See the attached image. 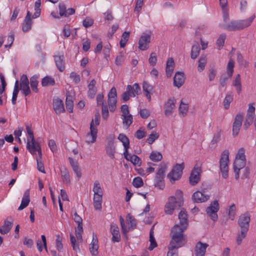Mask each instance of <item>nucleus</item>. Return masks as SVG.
<instances>
[{
  "instance_id": "obj_1",
  "label": "nucleus",
  "mask_w": 256,
  "mask_h": 256,
  "mask_svg": "<svg viewBox=\"0 0 256 256\" xmlns=\"http://www.w3.org/2000/svg\"><path fill=\"white\" fill-rule=\"evenodd\" d=\"M184 230L180 228L178 224L172 228V239L168 246V251L166 256H178V248L184 246L186 242V236L184 234Z\"/></svg>"
},
{
  "instance_id": "obj_2",
  "label": "nucleus",
  "mask_w": 256,
  "mask_h": 256,
  "mask_svg": "<svg viewBox=\"0 0 256 256\" xmlns=\"http://www.w3.org/2000/svg\"><path fill=\"white\" fill-rule=\"evenodd\" d=\"M183 204L182 192L180 190H177L175 196H172L168 198V202L165 206V212L168 214H172L174 210L180 208L182 206Z\"/></svg>"
},
{
  "instance_id": "obj_3",
  "label": "nucleus",
  "mask_w": 256,
  "mask_h": 256,
  "mask_svg": "<svg viewBox=\"0 0 256 256\" xmlns=\"http://www.w3.org/2000/svg\"><path fill=\"white\" fill-rule=\"evenodd\" d=\"M254 18L255 15L253 14L248 19L240 20H232L228 24H222L220 26L222 28L228 31L238 30L250 26Z\"/></svg>"
},
{
  "instance_id": "obj_4",
  "label": "nucleus",
  "mask_w": 256,
  "mask_h": 256,
  "mask_svg": "<svg viewBox=\"0 0 256 256\" xmlns=\"http://www.w3.org/2000/svg\"><path fill=\"white\" fill-rule=\"evenodd\" d=\"M229 162V152L226 150L222 152L220 160V168L222 177L226 179L228 176V162Z\"/></svg>"
},
{
  "instance_id": "obj_5",
  "label": "nucleus",
  "mask_w": 256,
  "mask_h": 256,
  "mask_svg": "<svg viewBox=\"0 0 256 256\" xmlns=\"http://www.w3.org/2000/svg\"><path fill=\"white\" fill-rule=\"evenodd\" d=\"M59 15H56V12H52L51 15L54 18H60V17H68L70 15L74 14L76 10L74 8H67L66 6L64 3H60L58 4Z\"/></svg>"
},
{
  "instance_id": "obj_6",
  "label": "nucleus",
  "mask_w": 256,
  "mask_h": 256,
  "mask_svg": "<svg viewBox=\"0 0 256 256\" xmlns=\"http://www.w3.org/2000/svg\"><path fill=\"white\" fill-rule=\"evenodd\" d=\"M184 168V162L180 164H176L171 172L168 174V177L174 181L180 179L182 174V170Z\"/></svg>"
},
{
  "instance_id": "obj_7",
  "label": "nucleus",
  "mask_w": 256,
  "mask_h": 256,
  "mask_svg": "<svg viewBox=\"0 0 256 256\" xmlns=\"http://www.w3.org/2000/svg\"><path fill=\"white\" fill-rule=\"evenodd\" d=\"M26 148L32 154H36V152L37 151L40 156V159L42 158V152L40 144L35 140L34 138V140L30 139V140H27Z\"/></svg>"
},
{
  "instance_id": "obj_8",
  "label": "nucleus",
  "mask_w": 256,
  "mask_h": 256,
  "mask_svg": "<svg viewBox=\"0 0 256 256\" xmlns=\"http://www.w3.org/2000/svg\"><path fill=\"white\" fill-rule=\"evenodd\" d=\"M166 167L162 166L159 168L154 178V186L160 190H163L164 188V178L165 176Z\"/></svg>"
},
{
  "instance_id": "obj_9",
  "label": "nucleus",
  "mask_w": 256,
  "mask_h": 256,
  "mask_svg": "<svg viewBox=\"0 0 256 256\" xmlns=\"http://www.w3.org/2000/svg\"><path fill=\"white\" fill-rule=\"evenodd\" d=\"M219 210V204L218 201L216 200L212 202L210 205L206 208V212L207 214L214 222L218 220V216L217 212Z\"/></svg>"
},
{
  "instance_id": "obj_10",
  "label": "nucleus",
  "mask_w": 256,
  "mask_h": 256,
  "mask_svg": "<svg viewBox=\"0 0 256 256\" xmlns=\"http://www.w3.org/2000/svg\"><path fill=\"white\" fill-rule=\"evenodd\" d=\"M116 90L114 87H112L108 94V102L110 112H114L116 108L117 102Z\"/></svg>"
},
{
  "instance_id": "obj_11",
  "label": "nucleus",
  "mask_w": 256,
  "mask_h": 256,
  "mask_svg": "<svg viewBox=\"0 0 256 256\" xmlns=\"http://www.w3.org/2000/svg\"><path fill=\"white\" fill-rule=\"evenodd\" d=\"M106 154L111 159L115 158V153L116 152V146L114 144V137L110 136L107 138V144L106 146Z\"/></svg>"
},
{
  "instance_id": "obj_12",
  "label": "nucleus",
  "mask_w": 256,
  "mask_h": 256,
  "mask_svg": "<svg viewBox=\"0 0 256 256\" xmlns=\"http://www.w3.org/2000/svg\"><path fill=\"white\" fill-rule=\"evenodd\" d=\"M234 62L232 60L230 59L228 61L226 68L228 77H222L220 80V84L222 87H224L226 85L228 78H230L232 76L234 72Z\"/></svg>"
},
{
  "instance_id": "obj_13",
  "label": "nucleus",
  "mask_w": 256,
  "mask_h": 256,
  "mask_svg": "<svg viewBox=\"0 0 256 256\" xmlns=\"http://www.w3.org/2000/svg\"><path fill=\"white\" fill-rule=\"evenodd\" d=\"M250 220V215L248 212L241 214L238 219V224L240 230H248Z\"/></svg>"
},
{
  "instance_id": "obj_14",
  "label": "nucleus",
  "mask_w": 256,
  "mask_h": 256,
  "mask_svg": "<svg viewBox=\"0 0 256 256\" xmlns=\"http://www.w3.org/2000/svg\"><path fill=\"white\" fill-rule=\"evenodd\" d=\"M29 84V80L26 75L23 74L20 78V90L25 96L30 95L31 93Z\"/></svg>"
},
{
  "instance_id": "obj_15",
  "label": "nucleus",
  "mask_w": 256,
  "mask_h": 256,
  "mask_svg": "<svg viewBox=\"0 0 256 256\" xmlns=\"http://www.w3.org/2000/svg\"><path fill=\"white\" fill-rule=\"evenodd\" d=\"M98 130L94 124V120L92 119L90 124V132L86 136V142L87 143H94L96 142L97 137Z\"/></svg>"
},
{
  "instance_id": "obj_16",
  "label": "nucleus",
  "mask_w": 256,
  "mask_h": 256,
  "mask_svg": "<svg viewBox=\"0 0 256 256\" xmlns=\"http://www.w3.org/2000/svg\"><path fill=\"white\" fill-rule=\"evenodd\" d=\"M242 114H236L232 124V135L234 136H236L238 134L240 130L242 125Z\"/></svg>"
},
{
  "instance_id": "obj_17",
  "label": "nucleus",
  "mask_w": 256,
  "mask_h": 256,
  "mask_svg": "<svg viewBox=\"0 0 256 256\" xmlns=\"http://www.w3.org/2000/svg\"><path fill=\"white\" fill-rule=\"evenodd\" d=\"M151 36L150 34L144 33L138 40V48L142 50L148 48V44L150 42Z\"/></svg>"
},
{
  "instance_id": "obj_18",
  "label": "nucleus",
  "mask_w": 256,
  "mask_h": 256,
  "mask_svg": "<svg viewBox=\"0 0 256 256\" xmlns=\"http://www.w3.org/2000/svg\"><path fill=\"white\" fill-rule=\"evenodd\" d=\"M246 160L235 158L234 163V169L235 172V178L238 180L240 177L239 172L246 166Z\"/></svg>"
},
{
  "instance_id": "obj_19",
  "label": "nucleus",
  "mask_w": 256,
  "mask_h": 256,
  "mask_svg": "<svg viewBox=\"0 0 256 256\" xmlns=\"http://www.w3.org/2000/svg\"><path fill=\"white\" fill-rule=\"evenodd\" d=\"M180 220V228L186 230L188 226V216L186 211L182 208L178 214Z\"/></svg>"
},
{
  "instance_id": "obj_20",
  "label": "nucleus",
  "mask_w": 256,
  "mask_h": 256,
  "mask_svg": "<svg viewBox=\"0 0 256 256\" xmlns=\"http://www.w3.org/2000/svg\"><path fill=\"white\" fill-rule=\"evenodd\" d=\"M201 168L199 167L194 168L189 178L190 183L192 186H195L200 180V172Z\"/></svg>"
},
{
  "instance_id": "obj_21",
  "label": "nucleus",
  "mask_w": 256,
  "mask_h": 256,
  "mask_svg": "<svg viewBox=\"0 0 256 256\" xmlns=\"http://www.w3.org/2000/svg\"><path fill=\"white\" fill-rule=\"evenodd\" d=\"M54 61L58 70L62 72L65 69V60L64 54L58 52L54 56Z\"/></svg>"
},
{
  "instance_id": "obj_22",
  "label": "nucleus",
  "mask_w": 256,
  "mask_h": 256,
  "mask_svg": "<svg viewBox=\"0 0 256 256\" xmlns=\"http://www.w3.org/2000/svg\"><path fill=\"white\" fill-rule=\"evenodd\" d=\"M176 100L173 98H169L164 105V112L166 116H168L171 115L173 112L174 109L175 108Z\"/></svg>"
},
{
  "instance_id": "obj_23",
  "label": "nucleus",
  "mask_w": 256,
  "mask_h": 256,
  "mask_svg": "<svg viewBox=\"0 0 256 256\" xmlns=\"http://www.w3.org/2000/svg\"><path fill=\"white\" fill-rule=\"evenodd\" d=\"M210 198L208 194H205L200 191L196 192L192 196V199L194 202L201 203L207 201Z\"/></svg>"
},
{
  "instance_id": "obj_24",
  "label": "nucleus",
  "mask_w": 256,
  "mask_h": 256,
  "mask_svg": "<svg viewBox=\"0 0 256 256\" xmlns=\"http://www.w3.org/2000/svg\"><path fill=\"white\" fill-rule=\"evenodd\" d=\"M184 72H176L174 77V85L180 88L184 84Z\"/></svg>"
},
{
  "instance_id": "obj_25",
  "label": "nucleus",
  "mask_w": 256,
  "mask_h": 256,
  "mask_svg": "<svg viewBox=\"0 0 256 256\" xmlns=\"http://www.w3.org/2000/svg\"><path fill=\"white\" fill-rule=\"evenodd\" d=\"M13 226V220L11 218H7L4 222L3 226L0 228V232L2 234H8Z\"/></svg>"
},
{
  "instance_id": "obj_26",
  "label": "nucleus",
  "mask_w": 256,
  "mask_h": 256,
  "mask_svg": "<svg viewBox=\"0 0 256 256\" xmlns=\"http://www.w3.org/2000/svg\"><path fill=\"white\" fill-rule=\"evenodd\" d=\"M53 108L57 114L65 112L63 102L60 98L53 100Z\"/></svg>"
},
{
  "instance_id": "obj_27",
  "label": "nucleus",
  "mask_w": 256,
  "mask_h": 256,
  "mask_svg": "<svg viewBox=\"0 0 256 256\" xmlns=\"http://www.w3.org/2000/svg\"><path fill=\"white\" fill-rule=\"evenodd\" d=\"M110 232L112 235V241L114 242H119L120 240V234L118 226L114 224H112L110 226Z\"/></svg>"
},
{
  "instance_id": "obj_28",
  "label": "nucleus",
  "mask_w": 256,
  "mask_h": 256,
  "mask_svg": "<svg viewBox=\"0 0 256 256\" xmlns=\"http://www.w3.org/2000/svg\"><path fill=\"white\" fill-rule=\"evenodd\" d=\"M31 14L30 12H28L22 24V30L24 32H27L30 30L32 28V20L31 19Z\"/></svg>"
},
{
  "instance_id": "obj_29",
  "label": "nucleus",
  "mask_w": 256,
  "mask_h": 256,
  "mask_svg": "<svg viewBox=\"0 0 256 256\" xmlns=\"http://www.w3.org/2000/svg\"><path fill=\"white\" fill-rule=\"evenodd\" d=\"M30 202V190H26L24 194V196L20 204V205L18 208V210H21L26 208Z\"/></svg>"
},
{
  "instance_id": "obj_30",
  "label": "nucleus",
  "mask_w": 256,
  "mask_h": 256,
  "mask_svg": "<svg viewBox=\"0 0 256 256\" xmlns=\"http://www.w3.org/2000/svg\"><path fill=\"white\" fill-rule=\"evenodd\" d=\"M142 90L144 92V94L148 100H151V92L153 90V86L148 82L144 81L142 84Z\"/></svg>"
},
{
  "instance_id": "obj_31",
  "label": "nucleus",
  "mask_w": 256,
  "mask_h": 256,
  "mask_svg": "<svg viewBox=\"0 0 256 256\" xmlns=\"http://www.w3.org/2000/svg\"><path fill=\"white\" fill-rule=\"evenodd\" d=\"M154 224L152 226L150 232V246L148 248V250H152L154 248L158 246L157 243L154 237Z\"/></svg>"
},
{
  "instance_id": "obj_32",
  "label": "nucleus",
  "mask_w": 256,
  "mask_h": 256,
  "mask_svg": "<svg viewBox=\"0 0 256 256\" xmlns=\"http://www.w3.org/2000/svg\"><path fill=\"white\" fill-rule=\"evenodd\" d=\"M98 240L97 238H93L91 244H90V250L92 254H98Z\"/></svg>"
},
{
  "instance_id": "obj_33",
  "label": "nucleus",
  "mask_w": 256,
  "mask_h": 256,
  "mask_svg": "<svg viewBox=\"0 0 256 256\" xmlns=\"http://www.w3.org/2000/svg\"><path fill=\"white\" fill-rule=\"evenodd\" d=\"M232 86H234L238 94H240L242 92V84L240 76V74L236 75L232 82Z\"/></svg>"
},
{
  "instance_id": "obj_34",
  "label": "nucleus",
  "mask_w": 256,
  "mask_h": 256,
  "mask_svg": "<svg viewBox=\"0 0 256 256\" xmlns=\"http://www.w3.org/2000/svg\"><path fill=\"white\" fill-rule=\"evenodd\" d=\"M102 196H94V206L96 210H101Z\"/></svg>"
},
{
  "instance_id": "obj_35",
  "label": "nucleus",
  "mask_w": 256,
  "mask_h": 256,
  "mask_svg": "<svg viewBox=\"0 0 256 256\" xmlns=\"http://www.w3.org/2000/svg\"><path fill=\"white\" fill-rule=\"evenodd\" d=\"M200 50V48L198 44V42H196V44H194L190 52L191 58L193 60L196 59L199 55Z\"/></svg>"
},
{
  "instance_id": "obj_36",
  "label": "nucleus",
  "mask_w": 256,
  "mask_h": 256,
  "mask_svg": "<svg viewBox=\"0 0 256 256\" xmlns=\"http://www.w3.org/2000/svg\"><path fill=\"white\" fill-rule=\"evenodd\" d=\"M38 76L34 75L30 78V84L32 90L35 92H38Z\"/></svg>"
},
{
  "instance_id": "obj_37",
  "label": "nucleus",
  "mask_w": 256,
  "mask_h": 256,
  "mask_svg": "<svg viewBox=\"0 0 256 256\" xmlns=\"http://www.w3.org/2000/svg\"><path fill=\"white\" fill-rule=\"evenodd\" d=\"M62 182L66 184H70V176L68 170L66 168L60 170Z\"/></svg>"
},
{
  "instance_id": "obj_38",
  "label": "nucleus",
  "mask_w": 256,
  "mask_h": 256,
  "mask_svg": "<svg viewBox=\"0 0 256 256\" xmlns=\"http://www.w3.org/2000/svg\"><path fill=\"white\" fill-rule=\"evenodd\" d=\"M248 230H240V232H238L237 234L236 237V242L238 246H240L242 244V240L244 239L247 234Z\"/></svg>"
},
{
  "instance_id": "obj_39",
  "label": "nucleus",
  "mask_w": 256,
  "mask_h": 256,
  "mask_svg": "<svg viewBox=\"0 0 256 256\" xmlns=\"http://www.w3.org/2000/svg\"><path fill=\"white\" fill-rule=\"evenodd\" d=\"M118 139L122 142L124 149H128L130 148V140L124 134H120Z\"/></svg>"
},
{
  "instance_id": "obj_40",
  "label": "nucleus",
  "mask_w": 256,
  "mask_h": 256,
  "mask_svg": "<svg viewBox=\"0 0 256 256\" xmlns=\"http://www.w3.org/2000/svg\"><path fill=\"white\" fill-rule=\"evenodd\" d=\"M206 55H202L198 60V72H201L204 70L206 64Z\"/></svg>"
},
{
  "instance_id": "obj_41",
  "label": "nucleus",
  "mask_w": 256,
  "mask_h": 256,
  "mask_svg": "<svg viewBox=\"0 0 256 256\" xmlns=\"http://www.w3.org/2000/svg\"><path fill=\"white\" fill-rule=\"evenodd\" d=\"M55 81L54 79L49 76H46L42 79V86H54Z\"/></svg>"
},
{
  "instance_id": "obj_42",
  "label": "nucleus",
  "mask_w": 256,
  "mask_h": 256,
  "mask_svg": "<svg viewBox=\"0 0 256 256\" xmlns=\"http://www.w3.org/2000/svg\"><path fill=\"white\" fill-rule=\"evenodd\" d=\"M233 100V94L232 92L228 94L224 100V106L226 109H228L230 108V104Z\"/></svg>"
},
{
  "instance_id": "obj_43",
  "label": "nucleus",
  "mask_w": 256,
  "mask_h": 256,
  "mask_svg": "<svg viewBox=\"0 0 256 256\" xmlns=\"http://www.w3.org/2000/svg\"><path fill=\"white\" fill-rule=\"evenodd\" d=\"M130 35V32H129L126 31L122 33L121 40L120 42V48H123L126 46V44L128 40Z\"/></svg>"
},
{
  "instance_id": "obj_44",
  "label": "nucleus",
  "mask_w": 256,
  "mask_h": 256,
  "mask_svg": "<svg viewBox=\"0 0 256 256\" xmlns=\"http://www.w3.org/2000/svg\"><path fill=\"white\" fill-rule=\"evenodd\" d=\"M149 158L152 161L158 162L162 160V156L160 152L153 151L150 154Z\"/></svg>"
},
{
  "instance_id": "obj_45",
  "label": "nucleus",
  "mask_w": 256,
  "mask_h": 256,
  "mask_svg": "<svg viewBox=\"0 0 256 256\" xmlns=\"http://www.w3.org/2000/svg\"><path fill=\"white\" fill-rule=\"evenodd\" d=\"M66 108L69 112H72L73 110L72 97L70 96H67L66 100Z\"/></svg>"
},
{
  "instance_id": "obj_46",
  "label": "nucleus",
  "mask_w": 256,
  "mask_h": 256,
  "mask_svg": "<svg viewBox=\"0 0 256 256\" xmlns=\"http://www.w3.org/2000/svg\"><path fill=\"white\" fill-rule=\"evenodd\" d=\"M208 246V244L206 243H202L201 242H198L196 246L195 251L206 254V249Z\"/></svg>"
},
{
  "instance_id": "obj_47",
  "label": "nucleus",
  "mask_w": 256,
  "mask_h": 256,
  "mask_svg": "<svg viewBox=\"0 0 256 256\" xmlns=\"http://www.w3.org/2000/svg\"><path fill=\"white\" fill-rule=\"evenodd\" d=\"M19 92V87H18V81L16 80L15 82V84L14 86V89L12 94V102L13 104H16V100L18 97V95Z\"/></svg>"
},
{
  "instance_id": "obj_48",
  "label": "nucleus",
  "mask_w": 256,
  "mask_h": 256,
  "mask_svg": "<svg viewBox=\"0 0 256 256\" xmlns=\"http://www.w3.org/2000/svg\"><path fill=\"white\" fill-rule=\"evenodd\" d=\"M122 117L123 124L126 125L128 127L130 126L133 120L132 115L128 114V115H124Z\"/></svg>"
},
{
  "instance_id": "obj_49",
  "label": "nucleus",
  "mask_w": 256,
  "mask_h": 256,
  "mask_svg": "<svg viewBox=\"0 0 256 256\" xmlns=\"http://www.w3.org/2000/svg\"><path fill=\"white\" fill-rule=\"evenodd\" d=\"M188 110V104H184L182 100H181L180 106L179 107V113L180 114L182 115L183 116H185Z\"/></svg>"
},
{
  "instance_id": "obj_50",
  "label": "nucleus",
  "mask_w": 256,
  "mask_h": 256,
  "mask_svg": "<svg viewBox=\"0 0 256 256\" xmlns=\"http://www.w3.org/2000/svg\"><path fill=\"white\" fill-rule=\"evenodd\" d=\"M94 196L100 195L102 196V190L100 187V184L98 180L95 181L93 188Z\"/></svg>"
},
{
  "instance_id": "obj_51",
  "label": "nucleus",
  "mask_w": 256,
  "mask_h": 256,
  "mask_svg": "<svg viewBox=\"0 0 256 256\" xmlns=\"http://www.w3.org/2000/svg\"><path fill=\"white\" fill-rule=\"evenodd\" d=\"M132 90V87L130 85H128L126 86V90L122 94V100L124 102H126L130 99V96L132 94L130 92Z\"/></svg>"
},
{
  "instance_id": "obj_52",
  "label": "nucleus",
  "mask_w": 256,
  "mask_h": 256,
  "mask_svg": "<svg viewBox=\"0 0 256 256\" xmlns=\"http://www.w3.org/2000/svg\"><path fill=\"white\" fill-rule=\"evenodd\" d=\"M236 214V207L234 204L230 206L228 210V216L231 220H234Z\"/></svg>"
},
{
  "instance_id": "obj_53",
  "label": "nucleus",
  "mask_w": 256,
  "mask_h": 256,
  "mask_svg": "<svg viewBox=\"0 0 256 256\" xmlns=\"http://www.w3.org/2000/svg\"><path fill=\"white\" fill-rule=\"evenodd\" d=\"M226 36L224 34H222L216 40V46L220 50L224 46L226 40Z\"/></svg>"
},
{
  "instance_id": "obj_54",
  "label": "nucleus",
  "mask_w": 256,
  "mask_h": 256,
  "mask_svg": "<svg viewBox=\"0 0 256 256\" xmlns=\"http://www.w3.org/2000/svg\"><path fill=\"white\" fill-rule=\"evenodd\" d=\"M220 137L221 130H219L214 134L212 140L210 142V144L212 146H215L220 140Z\"/></svg>"
},
{
  "instance_id": "obj_55",
  "label": "nucleus",
  "mask_w": 256,
  "mask_h": 256,
  "mask_svg": "<svg viewBox=\"0 0 256 256\" xmlns=\"http://www.w3.org/2000/svg\"><path fill=\"white\" fill-rule=\"evenodd\" d=\"M83 232L82 226H77L75 230V234L78 241L82 242V234Z\"/></svg>"
},
{
  "instance_id": "obj_56",
  "label": "nucleus",
  "mask_w": 256,
  "mask_h": 256,
  "mask_svg": "<svg viewBox=\"0 0 256 256\" xmlns=\"http://www.w3.org/2000/svg\"><path fill=\"white\" fill-rule=\"evenodd\" d=\"M132 87V90L130 92L132 96H135L136 94L138 95L140 94V88L138 84L135 83Z\"/></svg>"
},
{
  "instance_id": "obj_57",
  "label": "nucleus",
  "mask_w": 256,
  "mask_h": 256,
  "mask_svg": "<svg viewBox=\"0 0 256 256\" xmlns=\"http://www.w3.org/2000/svg\"><path fill=\"white\" fill-rule=\"evenodd\" d=\"M159 134L158 133L153 132L149 135L148 138L146 140V141L149 144H151L154 142L155 140H157Z\"/></svg>"
},
{
  "instance_id": "obj_58",
  "label": "nucleus",
  "mask_w": 256,
  "mask_h": 256,
  "mask_svg": "<svg viewBox=\"0 0 256 256\" xmlns=\"http://www.w3.org/2000/svg\"><path fill=\"white\" fill-rule=\"evenodd\" d=\"M132 184L135 188H140L144 185L142 179L140 177L135 178L133 180Z\"/></svg>"
},
{
  "instance_id": "obj_59",
  "label": "nucleus",
  "mask_w": 256,
  "mask_h": 256,
  "mask_svg": "<svg viewBox=\"0 0 256 256\" xmlns=\"http://www.w3.org/2000/svg\"><path fill=\"white\" fill-rule=\"evenodd\" d=\"M130 162L134 166H140L142 164V160L136 154L132 155Z\"/></svg>"
},
{
  "instance_id": "obj_60",
  "label": "nucleus",
  "mask_w": 256,
  "mask_h": 256,
  "mask_svg": "<svg viewBox=\"0 0 256 256\" xmlns=\"http://www.w3.org/2000/svg\"><path fill=\"white\" fill-rule=\"evenodd\" d=\"M94 24V20L89 17L86 18L82 22L83 26L86 28H89Z\"/></svg>"
},
{
  "instance_id": "obj_61",
  "label": "nucleus",
  "mask_w": 256,
  "mask_h": 256,
  "mask_svg": "<svg viewBox=\"0 0 256 256\" xmlns=\"http://www.w3.org/2000/svg\"><path fill=\"white\" fill-rule=\"evenodd\" d=\"M157 62L156 55L155 52L151 53L150 58L148 59V62L150 65L154 66L156 64Z\"/></svg>"
},
{
  "instance_id": "obj_62",
  "label": "nucleus",
  "mask_w": 256,
  "mask_h": 256,
  "mask_svg": "<svg viewBox=\"0 0 256 256\" xmlns=\"http://www.w3.org/2000/svg\"><path fill=\"white\" fill-rule=\"evenodd\" d=\"M73 219L78 224V226H82V220L76 212L72 215Z\"/></svg>"
},
{
  "instance_id": "obj_63",
  "label": "nucleus",
  "mask_w": 256,
  "mask_h": 256,
  "mask_svg": "<svg viewBox=\"0 0 256 256\" xmlns=\"http://www.w3.org/2000/svg\"><path fill=\"white\" fill-rule=\"evenodd\" d=\"M245 150L243 148H240L238 150V152L236 155V158L241 159V160H246V156H245Z\"/></svg>"
},
{
  "instance_id": "obj_64",
  "label": "nucleus",
  "mask_w": 256,
  "mask_h": 256,
  "mask_svg": "<svg viewBox=\"0 0 256 256\" xmlns=\"http://www.w3.org/2000/svg\"><path fill=\"white\" fill-rule=\"evenodd\" d=\"M119 26L118 24H113L112 26L111 30L108 32V37L109 38H112L113 34L116 32Z\"/></svg>"
}]
</instances>
